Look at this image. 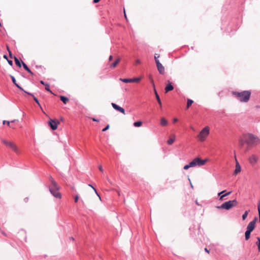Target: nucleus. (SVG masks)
Here are the masks:
<instances>
[{"mask_svg":"<svg viewBox=\"0 0 260 260\" xmlns=\"http://www.w3.org/2000/svg\"><path fill=\"white\" fill-rule=\"evenodd\" d=\"M251 233V232L246 230L245 233V238L246 240H248L249 239Z\"/></svg>","mask_w":260,"mask_h":260,"instance_id":"obj_23","label":"nucleus"},{"mask_svg":"<svg viewBox=\"0 0 260 260\" xmlns=\"http://www.w3.org/2000/svg\"><path fill=\"white\" fill-rule=\"evenodd\" d=\"M49 180L51 182V185L50 186L49 188H52L54 189L55 188L56 189H59L57 183L56 182V181L54 180V179L50 176L49 177Z\"/></svg>","mask_w":260,"mask_h":260,"instance_id":"obj_13","label":"nucleus"},{"mask_svg":"<svg viewBox=\"0 0 260 260\" xmlns=\"http://www.w3.org/2000/svg\"><path fill=\"white\" fill-rule=\"evenodd\" d=\"M16 121H17V120H16V119H14V120H13L11 121V122H15Z\"/></svg>","mask_w":260,"mask_h":260,"instance_id":"obj_55","label":"nucleus"},{"mask_svg":"<svg viewBox=\"0 0 260 260\" xmlns=\"http://www.w3.org/2000/svg\"><path fill=\"white\" fill-rule=\"evenodd\" d=\"M109 127H110L109 125H107V126H106V127H105V128L102 130V131H103V132H105V131H106L108 130V129L109 128Z\"/></svg>","mask_w":260,"mask_h":260,"instance_id":"obj_38","label":"nucleus"},{"mask_svg":"<svg viewBox=\"0 0 260 260\" xmlns=\"http://www.w3.org/2000/svg\"><path fill=\"white\" fill-rule=\"evenodd\" d=\"M251 91L249 90H245L241 92L234 91L233 94L241 102L246 103L250 99L251 95Z\"/></svg>","mask_w":260,"mask_h":260,"instance_id":"obj_2","label":"nucleus"},{"mask_svg":"<svg viewBox=\"0 0 260 260\" xmlns=\"http://www.w3.org/2000/svg\"><path fill=\"white\" fill-rule=\"evenodd\" d=\"M154 93H155V95L156 99V100L158 102V103L159 105V107H160V108H161L162 107L161 102L160 101L159 96L155 88H154Z\"/></svg>","mask_w":260,"mask_h":260,"instance_id":"obj_19","label":"nucleus"},{"mask_svg":"<svg viewBox=\"0 0 260 260\" xmlns=\"http://www.w3.org/2000/svg\"><path fill=\"white\" fill-rule=\"evenodd\" d=\"M156 64L159 73L161 75H164L165 73V69L164 67L162 65L159 60H156Z\"/></svg>","mask_w":260,"mask_h":260,"instance_id":"obj_10","label":"nucleus"},{"mask_svg":"<svg viewBox=\"0 0 260 260\" xmlns=\"http://www.w3.org/2000/svg\"><path fill=\"white\" fill-rule=\"evenodd\" d=\"M205 251H206L208 253H209V250L206 248H205Z\"/></svg>","mask_w":260,"mask_h":260,"instance_id":"obj_50","label":"nucleus"},{"mask_svg":"<svg viewBox=\"0 0 260 260\" xmlns=\"http://www.w3.org/2000/svg\"><path fill=\"white\" fill-rule=\"evenodd\" d=\"M9 56H10V58H14V57H13L12 52L10 50H9Z\"/></svg>","mask_w":260,"mask_h":260,"instance_id":"obj_39","label":"nucleus"},{"mask_svg":"<svg viewBox=\"0 0 260 260\" xmlns=\"http://www.w3.org/2000/svg\"><path fill=\"white\" fill-rule=\"evenodd\" d=\"M141 79V78H135L133 79L120 78V80L124 83L139 82Z\"/></svg>","mask_w":260,"mask_h":260,"instance_id":"obj_11","label":"nucleus"},{"mask_svg":"<svg viewBox=\"0 0 260 260\" xmlns=\"http://www.w3.org/2000/svg\"><path fill=\"white\" fill-rule=\"evenodd\" d=\"M1 141L7 147L11 149L15 153H19V149L18 146L13 141H9L5 139H1Z\"/></svg>","mask_w":260,"mask_h":260,"instance_id":"obj_3","label":"nucleus"},{"mask_svg":"<svg viewBox=\"0 0 260 260\" xmlns=\"http://www.w3.org/2000/svg\"><path fill=\"white\" fill-rule=\"evenodd\" d=\"M142 125V122L141 121H138L134 123V125L136 127H139Z\"/></svg>","mask_w":260,"mask_h":260,"instance_id":"obj_28","label":"nucleus"},{"mask_svg":"<svg viewBox=\"0 0 260 260\" xmlns=\"http://www.w3.org/2000/svg\"><path fill=\"white\" fill-rule=\"evenodd\" d=\"M11 79H12V81H13V83H14V84H16V79H15V78H14V76H11Z\"/></svg>","mask_w":260,"mask_h":260,"instance_id":"obj_36","label":"nucleus"},{"mask_svg":"<svg viewBox=\"0 0 260 260\" xmlns=\"http://www.w3.org/2000/svg\"><path fill=\"white\" fill-rule=\"evenodd\" d=\"M15 85L19 89L23 90V89L16 83Z\"/></svg>","mask_w":260,"mask_h":260,"instance_id":"obj_45","label":"nucleus"},{"mask_svg":"<svg viewBox=\"0 0 260 260\" xmlns=\"http://www.w3.org/2000/svg\"><path fill=\"white\" fill-rule=\"evenodd\" d=\"M248 211H246L242 215V219L243 220H245L246 218H247V215H248Z\"/></svg>","mask_w":260,"mask_h":260,"instance_id":"obj_30","label":"nucleus"},{"mask_svg":"<svg viewBox=\"0 0 260 260\" xmlns=\"http://www.w3.org/2000/svg\"><path fill=\"white\" fill-rule=\"evenodd\" d=\"M14 59L16 64L17 66H18L19 68H21V63H20V61L19 60V59L16 56H14Z\"/></svg>","mask_w":260,"mask_h":260,"instance_id":"obj_25","label":"nucleus"},{"mask_svg":"<svg viewBox=\"0 0 260 260\" xmlns=\"http://www.w3.org/2000/svg\"><path fill=\"white\" fill-rule=\"evenodd\" d=\"M235 158L236 159V169L234 171V174L237 175V174L241 172V167H240L239 162L237 161V159H236V155H235Z\"/></svg>","mask_w":260,"mask_h":260,"instance_id":"obj_15","label":"nucleus"},{"mask_svg":"<svg viewBox=\"0 0 260 260\" xmlns=\"http://www.w3.org/2000/svg\"><path fill=\"white\" fill-rule=\"evenodd\" d=\"M45 89L50 93H53L52 91L50 89L49 85L48 83H46L45 84Z\"/></svg>","mask_w":260,"mask_h":260,"instance_id":"obj_31","label":"nucleus"},{"mask_svg":"<svg viewBox=\"0 0 260 260\" xmlns=\"http://www.w3.org/2000/svg\"><path fill=\"white\" fill-rule=\"evenodd\" d=\"M111 105L115 110L119 111L124 115L125 114V110L123 108L118 106L117 105L113 103L111 104Z\"/></svg>","mask_w":260,"mask_h":260,"instance_id":"obj_12","label":"nucleus"},{"mask_svg":"<svg viewBox=\"0 0 260 260\" xmlns=\"http://www.w3.org/2000/svg\"><path fill=\"white\" fill-rule=\"evenodd\" d=\"M210 127L208 126H205L199 133L197 137L201 142L205 141L209 134Z\"/></svg>","mask_w":260,"mask_h":260,"instance_id":"obj_5","label":"nucleus"},{"mask_svg":"<svg viewBox=\"0 0 260 260\" xmlns=\"http://www.w3.org/2000/svg\"><path fill=\"white\" fill-rule=\"evenodd\" d=\"M89 186L91 187H92L93 188V189L94 190V191L95 192V193H96V194L99 196L100 199L101 200V197H100V196L98 194V193H97L96 192V189L90 184H89Z\"/></svg>","mask_w":260,"mask_h":260,"instance_id":"obj_37","label":"nucleus"},{"mask_svg":"<svg viewBox=\"0 0 260 260\" xmlns=\"http://www.w3.org/2000/svg\"><path fill=\"white\" fill-rule=\"evenodd\" d=\"M124 17H125V19H127V17H126L125 12V9H124Z\"/></svg>","mask_w":260,"mask_h":260,"instance_id":"obj_52","label":"nucleus"},{"mask_svg":"<svg viewBox=\"0 0 260 260\" xmlns=\"http://www.w3.org/2000/svg\"><path fill=\"white\" fill-rule=\"evenodd\" d=\"M196 203L197 205H199V204L198 203V202H197V201H196Z\"/></svg>","mask_w":260,"mask_h":260,"instance_id":"obj_58","label":"nucleus"},{"mask_svg":"<svg viewBox=\"0 0 260 260\" xmlns=\"http://www.w3.org/2000/svg\"><path fill=\"white\" fill-rule=\"evenodd\" d=\"M113 59V56L112 55H110L109 58V60L111 61Z\"/></svg>","mask_w":260,"mask_h":260,"instance_id":"obj_46","label":"nucleus"},{"mask_svg":"<svg viewBox=\"0 0 260 260\" xmlns=\"http://www.w3.org/2000/svg\"><path fill=\"white\" fill-rule=\"evenodd\" d=\"M8 60V62L9 63V64L10 65V66H12L13 65V61L11 60Z\"/></svg>","mask_w":260,"mask_h":260,"instance_id":"obj_41","label":"nucleus"},{"mask_svg":"<svg viewBox=\"0 0 260 260\" xmlns=\"http://www.w3.org/2000/svg\"><path fill=\"white\" fill-rule=\"evenodd\" d=\"M177 121H178V119H177V118H174V119H173V122H174V123H175V122H177Z\"/></svg>","mask_w":260,"mask_h":260,"instance_id":"obj_47","label":"nucleus"},{"mask_svg":"<svg viewBox=\"0 0 260 260\" xmlns=\"http://www.w3.org/2000/svg\"><path fill=\"white\" fill-rule=\"evenodd\" d=\"M10 122H11L10 121H7V120H4V121H3V123L4 124H7L9 126H10V127H12V126L10 125Z\"/></svg>","mask_w":260,"mask_h":260,"instance_id":"obj_33","label":"nucleus"},{"mask_svg":"<svg viewBox=\"0 0 260 260\" xmlns=\"http://www.w3.org/2000/svg\"><path fill=\"white\" fill-rule=\"evenodd\" d=\"M70 239H71V240H72L73 241L74 240V238L73 237H71Z\"/></svg>","mask_w":260,"mask_h":260,"instance_id":"obj_60","label":"nucleus"},{"mask_svg":"<svg viewBox=\"0 0 260 260\" xmlns=\"http://www.w3.org/2000/svg\"><path fill=\"white\" fill-rule=\"evenodd\" d=\"M258 215H259V221H260V211H259V212H258Z\"/></svg>","mask_w":260,"mask_h":260,"instance_id":"obj_57","label":"nucleus"},{"mask_svg":"<svg viewBox=\"0 0 260 260\" xmlns=\"http://www.w3.org/2000/svg\"><path fill=\"white\" fill-rule=\"evenodd\" d=\"M59 189H54L52 188H49V190L50 192L53 194V196L58 199H60L61 198V196L60 193L58 191Z\"/></svg>","mask_w":260,"mask_h":260,"instance_id":"obj_9","label":"nucleus"},{"mask_svg":"<svg viewBox=\"0 0 260 260\" xmlns=\"http://www.w3.org/2000/svg\"><path fill=\"white\" fill-rule=\"evenodd\" d=\"M256 239L257 240V241L256 242V244L257 246V250H258V252H259L260 251V238L257 237Z\"/></svg>","mask_w":260,"mask_h":260,"instance_id":"obj_27","label":"nucleus"},{"mask_svg":"<svg viewBox=\"0 0 260 260\" xmlns=\"http://www.w3.org/2000/svg\"><path fill=\"white\" fill-rule=\"evenodd\" d=\"M100 0H93V3H98L99 2H100Z\"/></svg>","mask_w":260,"mask_h":260,"instance_id":"obj_49","label":"nucleus"},{"mask_svg":"<svg viewBox=\"0 0 260 260\" xmlns=\"http://www.w3.org/2000/svg\"><path fill=\"white\" fill-rule=\"evenodd\" d=\"M259 142L260 140L258 137L252 134H248L243 136V139L239 141V144L240 147H243L244 144H246V150L248 151L250 147L257 145Z\"/></svg>","mask_w":260,"mask_h":260,"instance_id":"obj_1","label":"nucleus"},{"mask_svg":"<svg viewBox=\"0 0 260 260\" xmlns=\"http://www.w3.org/2000/svg\"><path fill=\"white\" fill-rule=\"evenodd\" d=\"M118 196H120V193L119 191H117Z\"/></svg>","mask_w":260,"mask_h":260,"instance_id":"obj_59","label":"nucleus"},{"mask_svg":"<svg viewBox=\"0 0 260 260\" xmlns=\"http://www.w3.org/2000/svg\"><path fill=\"white\" fill-rule=\"evenodd\" d=\"M160 56V55L158 54H155V55H154V59H155V62H156V60H159L158 59V58H159Z\"/></svg>","mask_w":260,"mask_h":260,"instance_id":"obj_34","label":"nucleus"},{"mask_svg":"<svg viewBox=\"0 0 260 260\" xmlns=\"http://www.w3.org/2000/svg\"><path fill=\"white\" fill-rule=\"evenodd\" d=\"M257 208H258V212H259L260 211V200L259 201V202L258 203Z\"/></svg>","mask_w":260,"mask_h":260,"instance_id":"obj_40","label":"nucleus"},{"mask_svg":"<svg viewBox=\"0 0 260 260\" xmlns=\"http://www.w3.org/2000/svg\"><path fill=\"white\" fill-rule=\"evenodd\" d=\"M99 169L100 170V171L103 172L104 170H103V167H102V166L101 165H100L99 166Z\"/></svg>","mask_w":260,"mask_h":260,"instance_id":"obj_43","label":"nucleus"},{"mask_svg":"<svg viewBox=\"0 0 260 260\" xmlns=\"http://www.w3.org/2000/svg\"><path fill=\"white\" fill-rule=\"evenodd\" d=\"M175 139H176L175 135L174 134H172L170 136L169 139L167 141V144L169 145L172 144L175 141Z\"/></svg>","mask_w":260,"mask_h":260,"instance_id":"obj_17","label":"nucleus"},{"mask_svg":"<svg viewBox=\"0 0 260 260\" xmlns=\"http://www.w3.org/2000/svg\"><path fill=\"white\" fill-rule=\"evenodd\" d=\"M121 60V58L120 57H117V58L112 63L110 64V67L111 68L114 69L115 68L117 64L119 63Z\"/></svg>","mask_w":260,"mask_h":260,"instance_id":"obj_16","label":"nucleus"},{"mask_svg":"<svg viewBox=\"0 0 260 260\" xmlns=\"http://www.w3.org/2000/svg\"><path fill=\"white\" fill-rule=\"evenodd\" d=\"M168 124L167 120L164 117L161 118L160 119V124L162 126H166Z\"/></svg>","mask_w":260,"mask_h":260,"instance_id":"obj_22","label":"nucleus"},{"mask_svg":"<svg viewBox=\"0 0 260 260\" xmlns=\"http://www.w3.org/2000/svg\"><path fill=\"white\" fill-rule=\"evenodd\" d=\"M169 83L165 87V92L167 93L168 92L173 90L174 87L172 85L170 81H168Z\"/></svg>","mask_w":260,"mask_h":260,"instance_id":"obj_18","label":"nucleus"},{"mask_svg":"<svg viewBox=\"0 0 260 260\" xmlns=\"http://www.w3.org/2000/svg\"><path fill=\"white\" fill-rule=\"evenodd\" d=\"M150 80H151V83H152V85H153V86L154 89V88H155L154 83V81H153V79H152V78H151V79H150Z\"/></svg>","mask_w":260,"mask_h":260,"instance_id":"obj_42","label":"nucleus"},{"mask_svg":"<svg viewBox=\"0 0 260 260\" xmlns=\"http://www.w3.org/2000/svg\"><path fill=\"white\" fill-rule=\"evenodd\" d=\"M48 123L52 130H55L57 129V125L59 124V122L50 119Z\"/></svg>","mask_w":260,"mask_h":260,"instance_id":"obj_8","label":"nucleus"},{"mask_svg":"<svg viewBox=\"0 0 260 260\" xmlns=\"http://www.w3.org/2000/svg\"><path fill=\"white\" fill-rule=\"evenodd\" d=\"M193 103V101L190 99H188L187 100V106H186V108L188 109L189 108V107L191 105V104Z\"/></svg>","mask_w":260,"mask_h":260,"instance_id":"obj_26","label":"nucleus"},{"mask_svg":"<svg viewBox=\"0 0 260 260\" xmlns=\"http://www.w3.org/2000/svg\"><path fill=\"white\" fill-rule=\"evenodd\" d=\"M40 83L43 84V85H45L46 84V83H44V82L43 81H40Z\"/></svg>","mask_w":260,"mask_h":260,"instance_id":"obj_51","label":"nucleus"},{"mask_svg":"<svg viewBox=\"0 0 260 260\" xmlns=\"http://www.w3.org/2000/svg\"><path fill=\"white\" fill-rule=\"evenodd\" d=\"M238 204V202L237 201L234 200L223 203L220 206H217V208L229 210L234 207L237 206Z\"/></svg>","mask_w":260,"mask_h":260,"instance_id":"obj_4","label":"nucleus"},{"mask_svg":"<svg viewBox=\"0 0 260 260\" xmlns=\"http://www.w3.org/2000/svg\"><path fill=\"white\" fill-rule=\"evenodd\" d=\"M141 63V61L140 59H137L136 60V64H140Z\"/></svg>","mask_w":260,"mask_h":260,"instance_id":"obj_44","label":"nucleus"},{"mask_svg":"<svg viewBox=\"0 0 260 260\" xmlns=\"http://www.w3.org/2000/svg\"><path fill=\"white\" fill-rule=\"evenodd\" d=\"M92 120L94 121H96V122L99 121V120L96 119L95 118H92Z\"/></svg>","mask_w":260,"mask_h":260,"instance_id":"obj_53","label":"nucleus"},{"mask_svg":"<svg viewBox=\"0 0 260 260\" xmlns=\"http://www.w3.org/2000/svg\"><path fill=\"white\" fill-rule=\"evenodd\" d=\"M225 191V190H223L219 193H218V196H220L222 193H223V192H224Z\"/></svg>","mask_w":260,"mask_h":260,"instance_id":"obj_48","label":"nucleus"},{"mask_svg":"<svg viewBox=\"0 0 260 260\" xmlns=\"http://www.w3.org/2000/svg\"><path fill=\"white\" fill-rule=\"evenodd\" d=\"M4 58L8 60L7 56L6 55H4Z\"/></svg>","mask_w":260,"mask_h":260,"instance_id":"obj_54","label":"nucleus"},{"mask_svg":"<svg viewBox=\"0 0 260 260\" xmlns=\"http://www.w3.org/2000/svg\"><path fill=\"white\" fill-rule=\"evenodd\" d=\"M60 100L64 104H67V103L69 101V99L66 96L61 95L60 96Z\"/></svg>","mask_w":260,"mask_h":260,"instance_id":"obj_21","label":"nucleus"},{"mask_svg":"<svg viewBox=\"0 0 260 260\" xmlns=\"http://www.w3.org/2000/svg\"><path fill=\"white\" fill-rule=\"evenodd\" d=\"M190 167H193L192 165H191V162L189 164L184 166L183 169L184 170H187Z\"/></svg>","mask_w":260,"mask_h":260,"instance_id":"obj_32","label":"nucleus"},{"mask_svg":"<svg viewBox=\"0 0 260 260\" xmlns=\"http://www.w3.org/2000/svg\"><path fill=\"white\" fill-rule=\"evenodd\" d=\"M258 161V157L255 155H252L249 158V162L251 165H254Z\"/></svg>","mask_w":260,"mask_h":260,"instance_id":"obj_14","label":"nucleus"},{"mask_svg":"<svg viewBox=\"0 0 260 260\" xmlns=\"http://www.w3.org/2000/svg\"><path fill=\"white\" fill-rule=\"evenodd\" d=\"M231 193V191H229L228 192H227L226 193L224 194H223L222 196H220V198H219V200L220 201H222L223 200V198L226 197V196H228L229 195H230V194Z\"/></svg>","mask_w":260,"mask_h":260,"instance_id":"obj_29","label":"nucleus"},{"mask_svg":"<svg viewBox=\"0 0 260 260\" xmlns=\"http://www.w3.org/2000/svg\"><path fill=\"white\" fill-rule=\"evenodd\" d=\"M22 65H23V68H24V69L25 70H26L28 73H29L30 74H31V75L33 74V73H32V72L30 70V69L28 68V67L27 66V65L24 63L23 62V61H22Z\"/></svg>","mask_w":260,"mask_h":260,"instance_id":"obj_24","label":"nucleus"},{"mask_svg":"<svg viewBox=\"0 0 260 260\" xmlns=\"http://www.w3.org/2000/svg\"><path fill=\"white\" fill-rule=\"evenodd\" d=\"M78 200H79V196L78 194H76L75 196V199H74L75 202L77 203L78 202Z\"/></svg>","mask_w":260,"mask_h":260,"instance_id":"obj_35","label":"nucleus"},{"mask_svg":"<svg viewBox=\"0 0 260 260\" xmlns=\"http://www.w3.org/2000/svg\"><path fill=\"white\" fill-rule=\"evenodd\" d=\"M27 94H29V95H30L31 96H32L33 97V99L34 100H35V101L37 103V104L38 105V106L40 107V108L41 109H42V107L38 100L37 98H36L32 94L30 93H29V92H27L26 91H25Z\"/></svg>","mask_w":260,"mask_h":260,"instance_id":"obj_20","label":"nucleus"},{"mask_svg":"<svg viewBox=\"0 0 260 260\" xmlns=\"http://www.w3.org/2000/svg\"><path fill=\"white\" fill-rule=\"evenodd\" d=\"M208 161V159H202L200 157H196L191 161V165L193 167L197 166H202L204 165Z\"/></svg>","mask_w":260,"mask_h":260,"instance_id":"obj_6","label":"nucleus"},{"mask_svg":"<svg viewBox=\"0 0 260 260\" xmlns=\"http://www.w3.org/2000/svg\"><path fill=\"white\" fill-rule=\"evenodd\" d=\"M256 221H257V218L255 217L254 219L252 221L248 223V224L247 226V230L249 231L252 232L255 228V223L256 222Z\"/></svg>","mask_w":260,"mask_h":260,"instance_id":"obj_7","label":"nucleus"},{"mask_svg":"<svg viewBox=\"0 0 260 260\" xmlns=\"http://www.w3.org/2000/svg\"><path fill=\"white\" fill-rule=\"evenodd\" d=\"M7 50L9 51V50H10V49L8 47V46H7Z\"/></svg>","mask_w":260,"mask_h":260,"instance_id":"obj_56","label":"nucleus"}]
</instances>
